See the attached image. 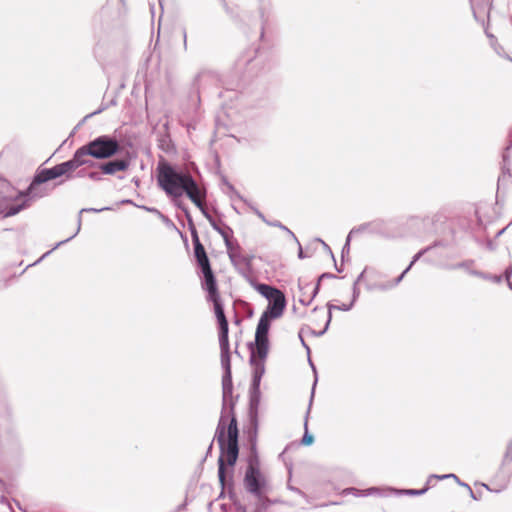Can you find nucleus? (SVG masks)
<instances>
[{
  "label": "nucleus",
  "mask_w": 512,
  "mask_h": 512,
  "mask_svg": "<svg viewBox=\"0 0 512 512\" xmlns=\"http://www.w3.org/2000/svg\"><path fill=\"white\" fill-rule=\"evenodd\" d=\"M256 289L268 300L267 309L261 315L256 328L255 342L250 347V362L254 367L255 375L261 377L265 370L264 363L269 351L270 320L282 316L286 307V298L281 290L267 284H259Z\"/></svg>",
  "instance_id": "1"
},
{
  "label": "nucleus",
  "mask_w": 512,
  "mask_h": 512,
  "mask_svg": "<svg viewBox=\"0 0 512 512\" xmlns=\"http://www.w3.org/2000/svg\"><path fill=\"white\" fill-rule=\"evenodd\" d=\"M157 171L158 185L167 195L178 198L185 193L197 207L203 209L205 196L190 174L179 173L164 162L159 163Z\"/></svg>",
  "instance_id": "2"
},
{
  "label": "nucleus",
  "mask_w": 512,
  "mask_h": 512,
  "mask_svg": "<svg viewBox=\"0 0 512 512\" xmlns=\"http://www.w3.org/2000/svg\"><path fill=\"white\" fill-rule=\"evenodd\" d=\"M238 435L239 431L234 413L222 415L216 430V439L221 452L218 459V477L222 486H224L226 478L225 465L233 467L238 459Z\"/></svg>",
  "instance_id": "3"
},
{
  "label": "nucleus",
  "mask_w": 512,
  "mask_h": 512,
  "mask_svg": "<svg viewBox=\"0 0 512 512\" xmlns=\"http://www.w3.org/2000/svg\"><path fill=\"white\" fill-rule=\"evenodd\" d=\"M208 300L213 303L214 313L218 324V339L220 347L221 362L230 371V342H229V324L224 312L223 303L218 292L208 294Z\"/></svg>",
  "instance_id": "4"
},
{
  "label": "nucleus",
  "mask_w": 512,
  "mask_h": 512,
  "mask_svg": "<svg viewBox=\"0 0 512 512\" xmlns=\"http://www.w3.org/2000/svg\"><path fill=\"white\" fill-rule=\"evenodd\" d=\"M245 489L253 494L261 502L267 500V492L269 491V484L266 475L260 467L257 458L249 460L248 467L244 476Z\"/></svg>",
  "instance_id": "5"
},
{
  "label": "nucleus",
  "mask_w": 512,
  "mask_h": 512,
  "mask_svg": "<svg viewBox=\"0 0 512 512\" xmlns=\"http://www.w3.org/2000/svg\"><path fill=\"white\" fill-rule=\"evenodd\" d=\"M192 242L194 246L195 260L203 274V288L207 291L208 294L218 292L216 278L212 271L209 258L203 244L200 242L198 233L196 231L192 232Z\"/></svg>",
  "instance_id": "6"
},
{
  "label": "nucleus",
  "mask_w": 512,
  "mask_h": 512,
  "mask_svg": "<svg viewBox=\"0 0 512 512\" xmlns=\"http://www.w3.org/2000/svg\"><path fill=\"white\" fill-rule=\"evenodd\" d=\"M87 144L91 151V157L95 159L111 158L120 150L119 142L106 135L99 136Z\"/></svg>",
  "instance_id": "7"
},
{
  "label": "nucleus",
  "mask_w": 512,
  "mask_h": 512,
  "mask_svg": "<svg viewBox=\"0 0 512 512\" xmlns=\"http://www.w3.org/2000/svg\"><path fill=\"white\" fill-rule=\"evenodd\" d=\"M13 203H8V198H5V205L0 204V214L3 217H11L18 214L20 211L28 207L27 200L23 193H18L14 198L11 199Z\"/></svg>",
  "instance_id": "8"
},
{
  "label": "nucleus",
  "mask_w": 512,
  "mask_h": 512,
  "mask_svg": "<svg viewBox=\"0 0 512 512\" xmlns=\"http://www.w3.org/2000/svg\"><path fill=\"white\" fill-rule=\"evenodd\" d=\"M91 151L88 144L78 148L73 155V158L67 161L70 170L74 171L82 165L90 163Z\"/></svg>",
  "instance_id": "9"
},
{
  "label": "nucleus",
  "mask_w": 512,
  "mask_h": 512,
  "mask_svg": "<svg viewBox=\"0 0 512 512\" xmlns=\"http://www.w3.org/2000/svg\"><path fill=\"white\" fill-rule=\"evenodd\" d=\"M130 166L129 159H116L100 165V171L106 175H114L118 172H125Z\"/></svg>",
  "instance_id": "10"
},
{
  "label": "nucleus",
  "mask_w": 512,
  "mask_h": 512,
  "mask_svg": "<svg viewBox=\"0 0 512 512\" xmlns=\"http://www.w3.org/2000/svg\"><path fill=\"white\" fill-rule=\"evenodd\" d=\"M52 172L50 169H44L37 173V175L34 177L32 183L30 184L29 188L26 192H22L25 195V199L27 200V204L29 205V199L28 195L32 192L35 186L45 183L49 180H53Z\"/></svg>",
  "instance_id": "11"
},
{
  "label": "nucleus",
  "mask_w": 512,
  "mask_h": 512,
  "mask_svg": "<svg viewBox=\"0 0 512 512\" xmlns=\"http://www.w3.org/2000/svg\"><path fill=\"white\" fill-rule=\"evenodd\" d=\"M50 170L54 179L71 172L67 161L50 168Z\"/></svg>",
  "instance_id": "12"
},
{
  "label": "nucleus",
  "mask_w": 512,
  "mask_h": 512,
  "mask_svg": "<svg viewBox=\"0 0 512 512\" xmlns=\"http://www.w3.org/2000/svg\"><path fill=\"white\" fill-rule=\"evenodd\" d=\"M512 465V441L508 444L502 459V466Z\"/></svg>",
  "instance_id": "13"
},
{
  "label": "nucleus",
  "mask_w": 512,
  "mask_h": 512,
  "mask_svg": "<svg viewBox=\"0 0 512 512\" xmlns=\"http://www.w3.org/2000/svg\"><path fill=\"white\" fill-rule=\"evenodd\" d=\"M314 442V437L313 435L309 434L308 431L306 430L303 437H302V440H301V443L305 446H309L311 445L312 443Z\"/></svg>",
  "instance_id": "14"
},
{
  "label": "nucleus",
  "mask_w": 512,
  "mask_h": 512,
  "mask_svg": "<svg viewBox=\"0 0 512 512\" xmlns=\"http://www.w3.org/2000/svg\"><path fill=\"white\" fill-rule=\"evenodd\" d=\"M496 478H497V476H495V478H494V479L492 480V482H491V484H492V485H495V486H496L495 491H502V490L506 489V488H507V486H508V482H509V481H508V480H505V481H503V483H502V484H499V485H498V484L496 483Z\"/></svg>",
  "instance_id": "15"
},
{
  "label": "nucleus",
  "mask_w": 512,
  "mask_h": 512,
  "mask_svg": "<svg viewBox=\"0 0 512 512\" xmlns=\"http://www.w3.org/2000/svg\"><path fill=\"white\" fill-rule=\"evenodd\" d=\"M274 226L279 227L280 229H282V230L286 233V235H287L288 237H290V238H292V239L296 240V237H295L294 233H293L290 229H288L287 227L283 226V225H282V224H280V223H279V224H274Z\"/></svg>",
  "instance_id": "16"
},
{
  "label": "nucleus",
  "mask_w": 512,
  "mask_h": 512,
  "mask_svg": "<svg viewBox=\"0 0 512 512\" xmlns=\"http://www.w3.org/2000/svg\"><path fill=\"white\" fill-rule=\"evenodd\" d=\"M371 275H373V273H372V272H369V271H367V270H364V271L361 273L360 277H359V281H360V282H366V281H368V278H369V276H371Z\"/></svg>",
  "instance_id": "17"
},
{
  "label": "nucleus",
  "mask_w": 512,
  "mask_h": 512,
  "mask_svg": "<svg viewBox=\"0 0 512 512\" xmlns=\"http://www.w3.org/2000/svg\"><path fill=\"white\" fill-rule=\"evenodd\" d=\"M427 489H422V490H408L407 492L411 495H419V494H422L426 491Z\"/></svg>",
  "instance_id": "18"
},
{
  "label": "nucleus",
  "mask_w": 512,
  "mask_h": 512,
  "mask_svg": "<svg viewBox=\"0 0 512 512\" xmlns=\"http://www.w3.org/2000/svg\"><path fill=\"white\" fill-rule=\"evenodd\" d=\"M399 280H400V278H398V279L394 282V284H396ZM391 285H393V283H390V284L380 283V284L378 285V287H379V288H381V289H385V288H387V287H389V286H391Z\"/></svg>",
  "instance_id": "19"
},
{
  "label": "nucleus",
  "mask_w": 512,
  "mask_h": 512,
  "mask_svg": "<svg viewBox=\"0 0 512 512\" xmlns=\"http://www.w3.org/2000/svg\"><path fill=\"white\" fill-rule=\"evenodd\" d=\"M240 322H241V319H240L239 317H236V318H235V323H236V324H239Z\"/></svg>",
  "instance_id": "20"
}]
</instances>
